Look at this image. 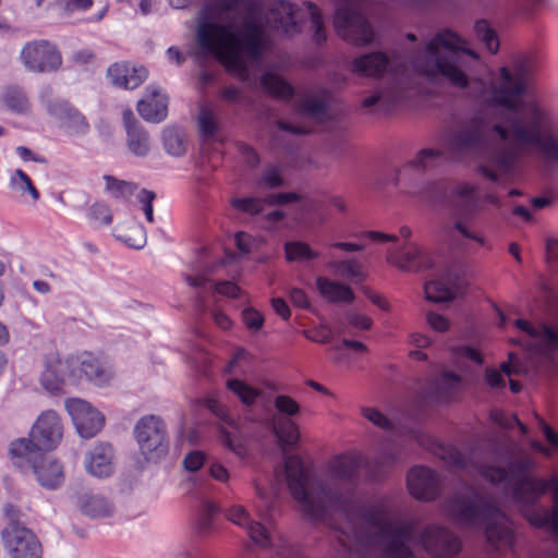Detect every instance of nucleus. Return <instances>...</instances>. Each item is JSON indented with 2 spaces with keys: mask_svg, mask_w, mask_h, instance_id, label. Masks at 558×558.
<instances>
[{
  "mask_svg": "<svg viewBox=\"0 0 558 558\" xmlns=\"http://www.w3.org/2000/svg\"><path fill=\"white\" fill-rule=\"evenodd\" d=\"M464 40L456 33L445 29L437 33L411 58L412 70L429 82H447L451 86L472 90L475 97L504 108L492 121L475 118L462 124L452 135L449 148L453 154H468L478 149L486 140L498 145L492 157L496 168L510 173L521 154L534 145L514 143V130L523 123L529 105L538 99L524 100L523 95L530 80V69L518 62L510 70L502 66L498 76L488 84L474 78L462 53L477 60L475 51L463 47Z\"/></svg>",
  "mask_w": 558,
  "mask_h": 558,
  "instance_id": "f257e3e1",
  "label": "nucleus"
},
{
  "mask_svg": "<svg viewBox=\"0 0 558 558\" xmlns=\"http://www.w3.org/2000/svg\"><path fill=\"white\" fill-rule=\"evenodd\" d=\"M219 12L211 19H201L196 29L197 45L215 54L240 81L247 82L250 72L243 57L258 60L264 44V22L287 36L301 32V23L311 20L313 39L326 40V31L318 8L304 1L302 5L289 1H274L263 16L258 0H216Z\"/></svg>",
  "mask_w": 558,
  "mask_h": 558,
  "instance_id": "f03ea898",
  "label": "nucleus"
},
{
  "mask_svg": "<svg viewBox=\"0 0 558 558\" xmlns=\"http://www.w3.org/2000/svg\"><path fill=\"white\" fill-rule=\"evenodd\" d=\"M497 450L507 453L506 468L477 462L447 445H438L435 454L449 466L463 470L469 475H480L494 485H501L522 507L523 515L533 526H548L558 535V473L548 478L532 476L530 473L536 469L537 463L515 441Z\"/></svg>",
  "mask_w": 558,
  "mask_h": 558,
  "instance_id": "7ed1b4c3",
  "label": "nucleus"
},
{
  "mask_svg": "<svg viewBox=\"0 0 558 558\" xmlns=\"http://www.w3.org/2000/svg\"><path fill=\"white\" fill-rule=\"evenodd\" d=\"M444 513L458 526L481 529L495 547L512 541L510 521L483 489L465 482L457 486L442 504Z\"/></svg>",
  "mask_w": 558,
  "mask_h": 558,
  "instance_id": "20e7f679",
  "label": "nucleus"
},
{
  "mask_svg": "<svg viewBox=\"0 0 558 558\" xmlns=\"http://www.w3.org/2000/svg\"><path fill=\"white\" fill-rule=\"evenodd\" d=\"M522 124L514 130V143L534 145L546 160L558 162V132H547L550 111L543 102H534L526 107Z\"/></svg>",
  "mask_w": 558,
  "mask_h": 558,
  "instance_id": "39448f33",
  "label": "nucleus"
},
{
  "mask_svg": "<svg viewBox=\"0 0 558 558\" xmlns=\"http://www.w3.org/2000/svg\"><path fill=\"white\" fill-rule=\"evenodd\" d=\"M10 454L17 468H31L43 487L54 489L62 485L64 481L62 464L58 460L46 456L45 452L32 450L31 444L25 438L11 442Z\"/></svg>",
  "mask_w": 558,
  "mask_h": 558,
  "instance_id": "423d86ee",
  "label": "nucleus"
},
{
  "mask_svg": "<svg viewBox=\"0 0 558 558\" xmlns=\"http://www.w3.org/2000/svg\"><path fill=\"white\" fill-rule=\"evenodd\" d=\"M134 436L146 461H157L168 452L167 425L158 415L141 417L135 424Z\"/></svg>",
  "mask_w": 558,
  "mask_h": 558,
  "instance_id": "0eeeda50",
  "label": "nucleus"
},
{
  "mask_svg": "<svg viewBox=\"0 0 558 558\" xmlns=\"http://www.w3.org/2000/svg\"><path fill=\"white\" fill-rule=\"evenodd\" d=\"M361 0H341L335 15V27L340 37L356 46L372 43L373 31L361 14L357 3Z\"/></svg>",
  "mask_w": 558,
  "mask_h": 558,
  "instance_id": "6e6552de",
  "label": "nucleus"
},
{
  "mask_svg": "<svg viewBox=\"0 0 558 558\" xmlns=\"http://www.w3.org/2000/svg\"><path fill=\"white\" fill-rule=\"evenodd\" d=\"M417 544L434 558H453L462 548L460 537L449 527L437 523L420 530Z\"/></svg>",
  "mask_w": 558,
  "mask_h": 558,
  "instance_id": "1a4fd4ad",
  "label": "nucleus"
},
{
  "mask_svg": "<svg viewBox=\"0 0 558 558\" xmlns=\"http://www.w3.org/2000/svg\"><path fill=\"white\" fill-rule=\"evenodd\" d=\"M274 407L277 414L271 418V430L280 446L296 445L301 435L293 416L300 413V404L287 395H279L274 400Z\"/></svg>",
  "mask_w": 558,
  "mask_h": 558,
  "instance_id": "9d476101",
  "label": "nucleus"
},
{
  "mask_svg": "<svg viewBox=\"0 0 558 558\" xmlns=\"http://www.w3.org/2000/svg\"><path fill=\"white\" fill-rule=\"evenodd\" d=\"M20 59L25 69L33 73L53 72L62 64L61 53L56 45L48 40H33L25 44Z\"/></svg>",
  "mask_w": 558,
  "mask_h": 558,
  "instance_id": "9b49d317",
  "label": "nucleus"
},
{
  "mask_svg": "<svg viewBox=\"0 0 558 558\" xmlns=\"http://www.w3.org/2000/svg\"><path fill=\"white\" fill-rule=\"evenodd\" d=\"M63 426L60 416L52 410L44 411L33 425L29 438L32 450L47 452L53 450L61 441Z\"/></svg>",
  "mask_w": 558,
  "mask_h": 558,
  "instance_id": "f8f14e48",
  "label": "nucleus"
},
{
  "mask_svg": "<svg viewBox=\"0 0 558 558\" xmlns=\"http://www.w3.org/2000/svg\"><path fill=\"white\" fill-rule=\"evenodd\" d=\"M4 548L12 558H41L43 549L36 535L17 522H10L1 532Z\"/></svg>",
  "mask_w": 558,
  "mask_h": 558,
  "instance_id": "ddd939ff",
  "label": "nucleus"
},
{
  "mask_svg": "<svg viewBox=\"0 0 558 558\" xmlns=\"http://www.w3.org/2000/svg\"><path fill=\"white\" fill-rule=\"evenodd\" d=\"M64 407L80 437L89 439L102 429L105 416L89 402L80 398H70L65 400Z\"/></svg>",
  "mask_w": 558,
  "mask_h": 558,
  "instance_id": "4468645a",
  "label": "nucleus"
},
{
  "mask_svg": "<svg viewBox=\"0 0 558 558\" xmlns=\"http://www.w3.org/2000/svg\"><path fill=\"white\" fill-rule=\"evenodd\" d=\"M78 359L51 354L46 356L39 377L41 387L51 393L60 391L65 381L76 376Z\"/></svg>",
  "mask_w": 558,
  "mask_h": 558,
  "instance_id": "2eb2a0df",
  "label": "nucleus"
},
{
  "mask_svg": "<svg viewBox=\"0 0 558 558\" xmlns=\"http://www.w3.org/2000/svg\"><path fill=\"white\" fill-rule=\"evenodd\" d=\"M39 100L47 112L54 117L60 126L70 134H84L88 130L85 118L66 101L52 98V90L47 88L39 94Z\"/></svg>",
  "mask_w": 558,
  "mask_h": 558,
  "instance_id": "dca6fc26",
  "label": "nucleus"
},
{
  "mask_svg": "<svg viewBox=\"0 0 558 558\" xmlns=\"http://www.w3.org/2000/svg\"><path fill=\"white\" fill-rule=\"evenodd\" d=\"M514 325L529 336V341L518 340L515 343L526 345L530 350L550 354L558 350V326L550 328L546 325L532 326L527 320L517 319Z\"/></svg>",
  "mask_w": 558,
  "mask_h": 558,
  "instance_id": "f3484780",
  "label": "nucleus"
},
{
  "mask_svg": "<svg viewBox=\"0 0 558 558\" xmlns=\"http://www.w3.org/2000/svg\"><path fill=\"white\" fill-rule=\"evenodd\" d=\"M410 494L422 501L435 499L440 493V477L430 469L413 468L407 478Z\"/></svg>",
  "mask_w": 558,
  "mask_h": 558,
  "instance_id": "a211bd4d",
  "label": "nucleus"
},
{
  "mask_svg": "<svg viewBox=\"0 0 558 558\" xmlns=\"http://www.w3.org/2000/svg\"><path fill=\"white\" fill-rule=\"evenodd\" d=\"M387 262L403 271H418L435 266L433 256L414 243L403 245L400 253L389 252Z\"/></svg>",
  "mask_w": 558,
  "mask_h": 558,
  "instance_id": "6ab92c4d",
  "label": "nucleus"
},
{
  "mask_svg": "<svg viewBox=\"0 0 558 558\" xmlns=\"http://www.w3.org/2000/svg\"><path fill=\"white\" fill-rule=\"evenodd\" d=\"M137 111L144 120L159 123L168 113V96L158 86L148 85L137 101Z\"/></svg>",
  "mask_w": 558,
  "mask_h": 558,
  "instance_id": "aec40b11",
  "label": "nucleus"
},
{
  "mask_svg": "<svg viewBox=\"0 0 558 558\" xmlns=\"http://www.w3.org/2000/svg\"><path fill=\"white\" fill-rule=\"evenodd\" d=\"M454 207L462 219L471 220L481 209L477 186L469 182H457L449 187Z\"/></svg>",
  "mask_w": 558,
  "mask_h": 558,
  "instance_id": "412c9836",
  "label": "nucleus"
},
{
  "mask_svg": "<svg viewBox=\"0 0 558 558\" xmlns=\"http://www.w3.org/2000/svg\"><path fill=\"white\" fill-rule=\"evenodd\" d=\"M408 97V87L396 81L379 87L362 100V107L368 110L374 108L388 110L402 102Z\"/></svg>",
  "mask_w": 558,
  "mask_h": 558,
  "instance_id": "4be33fe9",
  "label": "nucleus"
},
{
  "mask_svg": "<svg viewBox=\"0 0 558 558\" xmlns=\"http://www.w3.org/2000/svg\"><path fill=\"white\" fill-rule=\"evenodd\" d=\"M114 452L111 445L97 442L85 454V470L94 477L104 478L113 473Z\"/></svg>",
  "mask_w": 558,
  "mask_h": 558,
  "instance_id": "5701e85b",
  "label": "nucleus"
},
{
  "mask_svg": "<svg viewBox=\"0 0 558 558\" xmlns=\"http://www.w3.org/2000/svg\"><path fill=\"white\" fill-rule=\"evenodd\" d=\"M71 502L82 514L93 519L107 518L113 511L112 505L105 496L88 490L75 492L71 496Z\"/></svg>",
  "mask_w": 558,
  "mask_h": 558,
  "instance_id": "b1692460",
  "label": "nucleus"
},
{
  "mask_svg": "<svg viewBox=\"0 0 558 558\" xmlns=\"http://www.w3.org/2000/svg\"><path fill=\"white\" fill-rule=\"evenodd\" d=\"M227 518L234 524L244 527L251 539L262 547L271 544V534L268 529L259 522L252 521L250 514L242 506H232L227 510Z\"/></svg>",
  "mask_w": 558,
  "mask_h": 558,
  "instance_id": "393cba45",
  "label": "nucleus"
},
{
  "mask_svg": "<svg viewBox=\"0 0 558 558\" xmlns=\"http://www.w3.org/2000/svg\"><path fill=\"white\" fill-rule=\"evenodd\" d=\"M108 77L117 87L134 89L147 77V70L133 66L130 63H114L107 70Z\"/></svg>",
  "mask_w": 558,
  "mask_h": 558,
  "instance_id": "a878e982",
  "label": "nucleus"
},
{
  "mask_svg": "<svg viewBox=\"0 0 558 558\" xmlns=\"http://www.w3.org/2000/svg\"><path fill=\"white\" fill-rule=\"evenodd\" d=\"M0 106L20 116H27L32 112V101L26 90L16 84H10L2 88L0 93Z\"/></svg>",
  "mask_w": 558,
  "mask_h": 558,
  "instance_id": "bb28decb",
  "label": "nucleus"
},
{
  "mask_svg": "<svg viewBox=\"0 0 558 558\" xmlns=\"http://www.w3.org/2000/svg\"><path fill=\"white\" fill-rule=\"evenodd\" d=\"M160 141L165 151L173 158L183 157L190 146L185 131L175 125H168L163 128Z\"/></svg>",
  "mask_w": 558,
  "mask_h": 558,
  "instance_id": "cd10ccee",
  "label": "nucleus"
},
{
  "mask_svg": "<svg viewBox=\"0 0 558 558\" xmlns=\"http://www.w3.org/2000/svg\"><path fill=\"white\" fill-rule=\"evenodd\" d=\"M460 384L459 375L446 371L429 383L427 393L436 401L444 402L459 390Z\"/></svg>",
  "mask_w": 558,
  "mask_h": 558,
  "instance_id": "c85d7f7f",
  "label": "nucleus"
},
{
  "mask_svg": "<svg viewBox=\"0 0 558 558\" xmlns=\"http://www.w3.org/2000/svg\"><path fill=\"white\" fill-rule=\"evenodd\" d=\"M425 296L428 301L440 303L448 302L454 298L456 277L448 272L441 278L432 280L424 286Z\"/></svg>",
  "mask_w": 558,
  "mask_h": 558,
  "instance_id": "c756f323",
  "label": "nucleus"
},
{
  "mask_svg": "<svg viewBox=\"0 0 558 558\" xmlns=\"http://www.w3.org/2000/svg\"><path fill=\"white\" fill-rule=\"evenodd\" d=\"M388 58L381 52H371L356 58L352 71L365 76H379L388 68Z\"/></svg>",
  "mask_w": 558,
  "mask_h": 558,
  "instance_id": "7c9ffc66",
  "label": "nucleus"
},
{
  "mask_svg": "<svg viewBox=\"0 0 558 558\" xmlns=\"http://www.w3.org/2000/svg\"><path fill=\"white\" fill-rule=\"evenodd\" d=\"M316 286L322 296L330 302H352L354 300V293L347 284L331 281L325 277H318Z\"/></svg>",
  "mask_w": 558,
  "mask_h": 558,
  "instance_id": "2f4dec72",
  "label": "nucleus"
},
{
  "mask_svg": "<svg viewBox=\"0 0 558 558\" xmlns=\"http://www.w3.org/2000/svg\"><path fill=\"white\" fill-rule=\"evenodd\" d=\"M301 116L314 123H325L330 119L328 100L325 97L306 98L301 107Z\"/></svg>",
  "mask_w": 558,
  "mask_h": 558,
  "instance_id": "473e14b6",
  "label": "nucleus"
},
{
  "mask_svg": "<svg viewBox=\"0 0 558 558\" xmlns=\"http://www.w3.org/2000/svg\"><path fill=\"white\" fill-rule=\"evenodd\" d=\"M535 418L544 435L547 446H544L537 440H531L530 446L535 451L549 458L554 453H558V434L539 415L535 414Z\"/></svg>",
  "mask_w": 558,
  "mask_h": 558,
  "instance_id": "72a5a7b5",
  "label": "nucleus"
},
{
  "mask_svg": "<svg viewBox=\"0 0 558 558\" xmlns=\"http://www.w3.org/2000/svg\"><path fill=\"white\" fill-rule=\"evenodd\" d=\"M126 146L130 153L136 157H146L151 150L148 133L143 129H131L126 133Z\"/></svg>",
  "mask_w": 558,
  "mask_h": 558,
  "instance_id": "f704fd0d",
  "label": "nucleus"
},
{
  "mask_svg": "<svg viewBox=\"0 0 558 558\" xmlns=\"http://www.w3.org/2000/svg\"><path fill=\"white\" fill-rule=\"evenodd\" d=\"M260 84L264 90L278 98H289L293 94L291 85L272 72L264 73Z\"/></svg>",
  "mask_w": 558,
  "mask_h": 558,
  "instance_id": "c9c22d12",
  "label": "nucleus"
},
{
  "mask_svg": "<svg viewBox=\"0 0 558 558\" xmlns=\"http://www.w3.org/2000/svg\"><path fill=\"white\" fill-rule=\"evenodd\" d=\"M330 269L343 278L353 282H362L365 280V275L362 271L361 264L354 259L337 260L329 263Z\"/></svg>",
  "mask_w": 558,
  "mask_h": 558,
  "instance_id": "e433bc0d",
  "label": "nucleus"
},
{
  "mask_svg": "<svg viewBox=\"0 0 558 558\" xmlns=\"http://www.w3.org/2000/svg\"><path fill=\"white\" fill-rule=\"evenodd\" d=\"M116 236L130 247L137 250L142 248L146 242L145 231L138 223H133L131 230H126L124 225L118 226L116 228Z\"/></svg>",
  "mask_w": 558,
  "mask_h": 558,
  "instance_id": "4c0bfd02",
  "label": "nucleus"
},
{
  "mask_svg": "<svg viewBox=\"0 0 558 558\" xmlns=\"http://www.w3.org/2000/svg\"><path fill=\"white\" fill-rule=\"evenodd\" d=\"M105 190L116 198H128L136 190L132 182L119 180L112 175H104Z\"/></svg>",
  "mask_w": 558,
  "mask_h": 558,
  "instance_id": "58836bf2",
  "label": "nucleus"
},
{
  "mask_svg": "<svg viewBox=\"0 0 558 558\" xmlns=\"http://www.w3.org/2000/svg\"><path fill=\"white\" fill-rule=\"evenodd\" d=\"M78 365H81V371L84 373V375L96 384H104L110 377L105 367L93 357H87L81 362L78 361Z\"/></svg>",
  "mask_w": 558,
  "mask_h": 558,
  "instance_id": "ea45409f",
  "label": "nucleus"
},
{
  "mask_svg": "<svg viewBox=\"0 0 558 558\" xmlns=\"http://www.w3.org/2000/svg\"><path fill=\"white\" fill-rule=\"evenodd\" d=\"M227 387L246 405L254 404L260 395L258 389H255L239 379H229L227 381Z\"/></svg>",
  "mask_w": 558,
  "mask_h": 558,
  "instance_id": "a19ab883",
  "label": "nucleus"
},
{
  "mask_svg": "<svg viewBox=\"0 0 558 558\" xmlns=\"http://www.w3.org/2000/svg\"><path fill=\"white\" fill-rule=\"evenodd\" d=\"M286 256L289 262H302L318 257L308 244L304 242H287L284 244Z\"/></svg>",
  "mask_w": 558,
  "mask_h": 558,
  "instance_id": "79ce46f5",
  "label": "nucleus"
},
{
  "mask_svg": "<svg viewBox=\"0 0 558 558\" xmlns=\"http://www.w3.org/2000/svg\"><path fill=\"white\" fill-rule=\"evenodd\" d=\"M474 32L477 37L490 51L496 53L499 48V40L497 34L488 26L487 22L480 20L474 24Z\"/></svg>",
  "mask_w": 558,
  "mask_h": 558,
  "instance_id": "37998d69",
  "label": "nucleus"
},
{
  "mask_svg": "<svg viewBox=\"0 0 558 558\" xmlns=\"http://www.w3.org/2000/svg\"><path fill=\"white\" fill-rule=\"evenodd\" d=\"M198 125L204 135L214 136L219 129L216 113L208 107H202L198 113Z\"/></svg>",
  "mask_w": 558,
  "mask_h": 558,
  "instance_id": "c03bdc74",
  "label": "nucleus"
},
{
  "mask_svg": "<svg viewBox=\"0 0 558 558\" xmlns=\"http://www.w3.org/2000/svg\"><path fill=\"white\" fill-rule=\"evenodd\" d=\"M440 155L441 153L437 149L425 148L417 153L411 165L416 169L424 170L432 167Z\"/></svg>",
  "mask_w": 558,
  "mask_h": 558,
  "instance_id": "a18cd8bd",
  "label": "nucleus"
},
{
  "mask_svg": "<svg viewBox=\"0 0 558 558\" xmlns=\"http://www.w3.org/2000/svg\"><path fill=\"white\" fill-rule=\"evenodd\" d=\"M12 184L23 192H27L31 194L34 201H38L39 193L36 187L33 185L29 177L23 172L22 170H16L12 175Z\"/></svg>",
  "mask_w": 558,
  "mask_h": 558,
  "instance_id": "49530a36",
  "label": "nucleus"
},
{
  "mask_svg": "<svg viewBox=\"0 0 558 558\" xmlns=\"http://www.w3.org/2000/svg\"><path fill=\"white\" fill-rule=\"evenodd\" d=\"M263 199L254 197L234 198L232 206L250 215H257L263 210Z\"/></svg>",
  "mask_w": 558,
  "mask_h": 558,
  "instance_id": "de8ad7c7",
  "label": "nucleus"
},
{
  "mask_svg": "<svg viewBox=\"0 0 558 558\" xmlns=\"http://www.w3.org/2000/svg\"><path fill=\"white\" fill-rule=\"evenodd\" d=\"M499 372L507 376L521 375L526 373V367L522 364L515 353L510 352L508 354V361L500 364Z\"/></svg>",
  "mask_w": 558,
  "mask_h": 558,
  "instance_id": "09e8293b",
  "label": "nucleus"
},
{
  "mask_svg": "<svg viewBox=\"0 0 558 558\" xmlns=\"http://www.w3.org/2000/svg\"><path fill=\"white\" fill-rule=\"evenodd\" d=\"M208 409L214 412L223 423L229 425L235 430H240V422L231 416L228 411L220 405L217 401L210 400L208 401Z\"/></svg>",
  "mask_w": 558,
  "mask_h": 558,
  "instance_id": "8fccbe9b",
  "label": "nucleus"
},
{
  "mask_svg": "<svg viewBox=\"0 0 558 558\" xmlns=\"http://www.w3.org/2000/svg\"><path fill=\"white\" fill-rule=\"evenodd\" d=\"M222 441L225 446L235 453L238 457L243 458L246 454L245 447L241 437H233L231 433L222 429Z\"/></svg>",
  "mask_w": 558,
  "mask_h": 558,
  "instance_id": "3c124183",
  "label": "nucleus"
},
{
  "mask_svg": "<svg viewBox=\"0 0 558 558\" xmlns=\"http://www.w3.org/2000/svg\"><path fill=\"white\" fill-rule=\"evenodd\" d=\"M365 418L372 422L374 425L389 430L392 428V423L378 410L373 408H365L362 411Z\"/></svg>",
  "mask_w": 558,
  "mask_h": 558,
  "instance_id": "603ef678",
  "label": "nucleus"
},
{
  "mask_svg": "<svg viewBox=\"0 0 558 558\" xmlns=\"http://www.w3.org/2000/svg\"><path fill=\"white\" fill-rule=\"evenodd\" d=\"M283 183L280 171L276 167H268L260 177L259 184L269 189L278 187Z\"/></svg>",
  "mask_w": 558,
  "mask_h": 558,
  "instance_id": "864d4df0",
  "label": "nucleus"
},
{
  "mask_svg": "<svg viewBox=\"0 0 558 558\" xmlns=\"http://www.w3.org/2000/svg\"><path fill=\"white\" fill-rule=\"evenodd\" d=\"M494 422L504 429H510L514 425L519 426L523 434L527 433V427L522 424L515 415H506L502 413H496L493 415Z\"/></svg>",
  "mask_w": 558,
  "mask_h": 558,
  "instance_id": "5fc2aeb1",
  "label": "nucleus"
},
{
  "mask_svg": "<svg viewBox=\"0 0 558 558\" xmlns=\"http://www.w3.org/2000/svg\"><path fill=\"white\" fill-rule=\"evenodd\" d=\"M89 217L93 220L99 221L102 225H109L112 221V214L109 207L105 204H94L89 208Z\"/></svg>",
  "mask_w": 558,
  "mask_h": 558,
  "instance_id": "6e6d98bb",
  "label": "nucleus"
},
{
  "mask_svg": "<svg viewBox=\"0 0 558 558\" xmlns=\"http://www.w3.org/2000/svg\"><path fill=\"white\" fill-rule=\"evenodd\" d=\"M347 319L349 325L361 330H368L373 325L371 317L355 312L347 313Z\"/></svg>",
  "mask_w": 558,
  "mask_h": 558,
  "instance_id": "4d7b16f0",
  "label": "nucleus"
},
{
  "mask_svg": "<svg viewBox=\"0 0 558 558\" xmlns=\"http://www.w3.org/2000/svg\"><path fill=\"white\" fill-rule=\"evenodd\" d=\"M242 316L247 328L252 330H259V328L263 326V315L253 308H247L243 311Z\"/></svg>",
  "mask_w": 558,
  "mask_h": 558,
  "instance_id": "13d9d810",
  "label": "nucleus"
},
{
  "mask_svg": "<svg viewBox=\"0 0 558 558\" xmlns=\"http://www.w3.org/2000/svg\"><path fill=\"white\" fill-rule=\"evenodd\" d=\"M65 13L77 10H86L93 4V0H59L56 2Z\"/></svg>",
  "mask_w": 558,
  "mask_h": 558,
  "instance_id": "bf43d9fd",
  "label": "nucleus"
},
{
  "mask_svg": "<svg viewBox=\"0 0 558 558\" xmlns=\"http://www.w3.org/2000/svg\"><path fill=\"white\" fill-rule=\"evenodd\" d=\"M205 462V456L201 451H191L184 458V466L190 472H195L202 468Z\"/></svg>",
  "mask_w": 558,
  "mask_h": 558,
  "instance_id": "052dcab7",
  "label": "nucleus"
},
{
  "mask_svg": "<svg viewBox=\"0 0 558 558\" xmlns=\"http://www.w3.org/2000/svg\"><path fill=\"white\" fill-rule=\"evenodd\" d=\"M155 198V193L147 190H142L138 194V199L143 203V211L145 214L146 219L151 222L154 220L153 213V201Z\"/></svg>",
  "mask_w": 558,
  "mask_h": 558,
  "instance_id": "680f3d73",
  "label": "nucleus"
},
{
  "mask_svg": "<svg viewBox=\"0 0 558 558\" xmlns=\"http://www.w3.org/2000/svg\"><path fill=\"white\" fill-rule=\"evenodd\" d=\"M300 196L296 193H279L266 196L263 202L268 205H284L287 203L296 202Z\"/></svg>",
  "mask_w": 558,
  "mask_h": 558,
  "instance_id": "e2e57ef3",
  "label": "nucleus"
},
{
  "mask_svg": "<svg viewBox=\"0 0 558 558\" xmlns=\"http://www.w3.org/2000/svg\"><path fill=\"white\" fill-rule=\"evenodd\" d=\"M278 126L287 132L295 135H304L312 132V126L306 123H289L284 121H278Z\"/></svg>",
  "mask_w": 558,
  "mask_h": 558,
  "instance_id": "0e129e2a",
  "label": "nucleus"
},
{
  "mask_svg": "<svg viewBox=\"0 0 558 558\" xmlns=\"http://www.w3.org/2000/svg\"><path fill=\"white\" fill-rule=\"evenodd\" d=\"M485 381L492 389L505 387L504 376L496 368H487L485 371Z\"/></svg>",
  "mask_w": 558,
  "mask_h": 558,
  "instance_id": "69168bd1",
  "label": "nucleus"
},
{
  "mask_svg": "<svg viewBox=\"0 0 558 558\" xmlns=\"http://www.w3.org/2000/svg\"><path fill=\"white\" fill-rule=\"evenodd\" d=\"M290 301L293 305L300 306L303 308L310 307V301L305 294V292L299 288H291L289 290Z\"/></svg>",
  "mask_w": 558,
  "mask_h": 558,
  "instance_id": "338daca9",
  "label": "nucleus"
},
{
  "mask_svg": "<svg viewBox=\"0 0 558 558\" xmlns=\"http://www.w3.org/2000/svg\"><path fill=\"white\" fill-rule=\"evenodd\" d=\"M427 322L437 331H445L449 327L448 320L442 315L433 312L427 314Z\"/></svg>",
  "mask_w": 558,
  "mask_h": 558,
  "instance_id": "774afa93",
  "label": "nucleus"
}]
</instances>
